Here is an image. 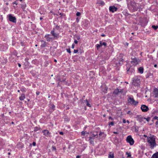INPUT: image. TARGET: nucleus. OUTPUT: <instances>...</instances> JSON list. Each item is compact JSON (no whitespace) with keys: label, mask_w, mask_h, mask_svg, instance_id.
<instances>
[{"label":"nucleus","mask_w":158,"mask_h":158,"mask_svg":"<svg viewBox=\"0 0 158 158\" xmlns=\"http://www.w3.org/2000/svg\"><path fill=\"white\" fill-rule=\"evenodd\" d=\"M128 8L132 11H137L139 8V5L138 4L136 3L133 0H128Z\"/></svg>","instance_id":"nucleus-1"},{"label":"nucleus","mask_w":158,"mask_h":158,"mask_svg":"<svg viewBox=\"0 0 158 158\" xmlns=\"http://www.w3.org/2000/svg\"><path fill=\"white\" fill-rule=\"evenodd\" d=\"M147 141L149 144L150 148L151 149H153L156 147V142L155 136L154 135H151L148 137L147 139Z\"/></svg>","instance_id":"nucleus-2"},{"label":"nucleus","mask_w":158,"mask_h":158,"mask_svg":"<svg viewBox=\"0 0 158 158\" xmlns=\"http://www.w3.org/2000/svg\"><path fill=\"white\" fill-rule=\"evenodd\" d=\"M127 102L128 103L132 105L136 106L138 103V102L135 101L134 100L132 96L129 97L127 99Z\"/></svg>","instance_id":"nucleus-3"},{"label":"nucleus","mask_w":158,"mask_h":158,"mask_svg":"<svg viewBox=\"0 0 158 158\" xmlns=\"http://www.w3.org/2000/svg\"><path fill=\"white\" fill-rule=\"evenodd\" d=\"M140 62V60L135 57L132 58L131 63L133 65L136 66Z\"/></svg>","instance_id":"nucleus-4"},{"label":"nucleus","mask_w":158,"mask_h":158,"mask_svg":"<svg viewBox=\"0 0 158 158\" xmlns=\"http://www.w3.org/2000/svg\"><path fill=\"white\" fill-rule=\"evenodd\" d=\"M126 141L127 143L131 145H133L134 143V140L131 135H129L127 137Z\"/></svg>","instance_id":"nucleus-5"},{"label":"nucleus","mask_w":158,"mask_h":158,"mask_svg":"<svg viewBox=\"0 0 158 158\" xmlns=\"http://www.w3.org/2000/svg\"><path fill=\"white\" fill-rule=\"evenodd\" d=\"M140 82V79L138 78V77H134L133 80V85L135 86H137Z\"/></svg>","instance_id":"nucleus-6"},{"label":"nucleus","mask_w":158,"mask_h":158,"mask_svg":"<svg viewBox=\"0 0 158 158\" xmlns=\"http://www.w3.org/2000/svg\"><path fill=\"white\" fill-rule=\"evenodd\" d=\"M55 29L53 28L52 30L51 31V34L54 37V38L57 39L59 37V34L55 32Z\"/></svg>","instance_id":"nucleus-7"},{"label":"nucleus","mask_w":158,"mask_h":158,"mask_svg":"<svg viewBox=\"0 0 158 158\" xmlns=\"http://www.w3.org/2000/svg\"><path fill=\"white\" fill-rule=\"evenodd\" d=\"M44 135L47 137H51V133L47 130H44L42 131Z\"/></svg>","instance_id":"nucleus-8"},{"label":"nucleus","mask_w":158,"mask_h":158,"mask_svg":"<svg viewBox=\"0 0 158 158\" xmlns=\"http://www.w3.org/2000/svg\"><path fill=\"white\" fill-rule=\"evenodd\" d=\"M9 20L13 23H15L16 22V18L15 17L13 16L11 14L9 15L8 16Z\"/></svg>","instance_id":"nucleus-9"},{"label":"nucleus","mask_w":158,"mask_h":158,"mask_svg":"<svg viewBox=\"0 0 158 158\" xmlns=\"http://www.w3.org/2000/svg\"><path fill=\"white\" fill-rule=\"evenodd\" d=\"M137 120L139 121L140 122H142L144 121V120L146 118L143 117L141 115H138L136 117Z\"/></svg>","instance_id":"nucleus-10"},{"label":"nucleus","mask_w":158,"mask_h":158,"mask_svg":"<svg viewBox=\"0 0 158 158\" xmlns=\"http://www.w3.org/2000/svg\"><path fill=\"white\" fill-rule=\"evenodd\" d=\"M141 109L143 112H147L149 110L148 107L145 105H141Z\"/></svg>","instance_id":"nucleus-11"},{"label":"nucleus","mask_w":158,"mask_h":158,"mask_svg":"<svg viewBox=\"0 0 158 158\" xmlns=\"http://www.w3.org/2000/svg\"><path fill=\"white\" fill-rule=\"evenodd\" d=\"M109 10L110 12L114 13L117 10V8L114 6H110L109 7Z\"/></svg>","instance_id":"nucleus-12"},{"label":"nucleus","mask_w":158,"mask_h":158,"mask_svg":"<svg viewBox=\"0 0 158 158\" xmlns=\"http://www.w3.org/2000/svg\"><path fill=\"white\" fill-rule=\"evenodd\" d=\"M153 92L155 97H158V89L156 88H155Z\"/></svg>","instance_id":"nucleus-13"},{"label":"nucleus","mask_w":158,"mask_h":158,"mask_svg":"<svg viewBox=\"0 0 158 158\" xmlns=\"http://www.w3.org/2000/svg\"><path fill=\"white\" fill-rule=\"evenodd\" d=\"M50 35L49 34H46L45 36V38H46L47 41H50L51 40L52 38V37H50Z\"/></svg>","instance_id":"nucleus-14"},{"label":"nucleus","mask_w":158,"mask_h":158,"mask_svg":"<svg viewBox=\"0 0 158 158\" xmlns=\"http://www.w3.org/2000/svg\"><path fill=\"white\" fill-rule=\"evenodd\" d=\"M92 136H91L92 138H97L98 137V134L97 132H95L94 133H92Z\"/></svg>","instance_id":"nucleus-15"},{"label":"nucleus","mask_w":158,"mask_h":158,"mask_svg":"<svg viewBox=\"0 0 158 158\" xmlns=\"http://www.w3.org/2000/svg\"><path fill=\"white\" fill-rule=\"evenodd\" d=\"M121 92V90L118 89H115L113 92V94H117L118 93Z\"/></svg>","instance_id":"nucleus-16"},{"label":"nucleus","mask_w":158,"mask_h":158,"mask_svg":"<svg viewBox=\"0 0 158 158\" xmlns=\"http://www.w3.org/2000/svg\"><path fill=\"white\" fill-rule=\"evenodd\" d=\"M143 68L142 67H140L138 69L139 72L141 74L143 73Z\"/></svg>","instance_id":"nucleus-17"},{"label":"nucleus","mask_w":158,"mask_h":158,"mask_svg":"<svg viewBox=\"0 0 158 158\" xmlns=\"http://www.w3.org/2000/svg\"><path fill=\"white\" fill-rule=\"evenodd\" d=\"M49 107L52 111H53L55 110V106L53 104H50Z\"/></svg>","instance_id":"nucleus-18"},{"label":"nucleus","mask_w":158,"mask_h":158,"mask_svg":"<svg viewBox=\"0 0 158 158\" xmlns=\"http://www.w3.org/2000/svg\"><path fill=\"white\" fill-rule=\"evenodd\" d=\"M109 158H114V154L112 152H110L108 155Z\"/></svg>","instance_id":"nucleus-19"},{"label":"nucleus","mask_w":158,"mask_h":158,"mask_svg":"<svg viewBox=\"0 0 158 158\" xmlns=\"http://www.w3.org/2000/svg\"><path fill=\"white\" fill-rule=\"evenodd\" d=\"M25 98V95L24 94L21 95V96L19 97V99L21 101H23Z\"/></svg>","instance_id":"nucleus-20"},{"label":"nucleus","mask_w":158,"mask_h":158,"mask_svg":"<svg viewBox=\"0 0 158 158\" xmlns=\"http://www.w3.org/2000/svg\"><path fill=\"white\" fill-rule=\"evenodd\" d=\"M151 158H158V152L153 154Z\"/></svg>","instance_id":"nucleus-21"},{"label":"nucleus","mask_w":158,"mask_h":158,"mask_svg":"<svg viewBox=\"0 0 158 158\" xmlns=\"http://www.w3.org/2000/svg\"><path fill=\"white\" fill-rule=\"evenodd\" d=\"M89 140L91 144H93L94 143V139L91 137H89Z\"/></svg>","instance_id":"nucleus-22"},{"label":"nucleus","mask_w":158,"mask_h":158,"mask_svg":"<svg viewBox=\"0 0 158 158\" xmlns=\"http://www.w3.org/2000/svg\"><path fill=\"white\" fill-rule=\"evenodd\" d=\"M127 72L128 73L129 72L130 73H132L134 72L135 70L134 69H133L132 68H130L127 70Z\"/></svg>","instance_id":"nucleus-23"},{"label":"nucleus","mask_w":158,"mask_h":158,"mask_svg":"<svg viewBox=\"0 0 158 158\" xmlns=\"http://www.w3.org/2000/svg\"><path fill=\"white\" fill-rule=\"evenodd\" d=\"M100 46H102V45H104V46H106V44L105 42H102V41H100Z\"/></svg>","instance_id":"nucleus-24"},{"label":"nucleus","mask_w":158,"mask_h":158,"mask_svg":"<svg viewBox=\"0 0 158 158\" xmlns=\"http://www.w3.org/2000/svg\"><path fill=\"white\" fill-rule=\"evenodd\" d=\"M84 102L86 104V105L88 106H89V107H91V106L89 103V102H88L87 100L86 99L85 101H84Z\"/></svg>","instance_id":"nucleus-25"},{"label":"nucleus","mask_w":158,"mask_h":158,"mask_svg":"<svg viewBox=\"0 0 158 158\" xmlns=\"http://www.w3.org/2000/svg\"><path fill=\"white\" fill-rule=\"evenodd\" d=\"M152 27L153 28L154 30H156L158 28V26L156 25H152Z\"/></svg>","instance_id":"nucleus-26"},{"label":"nucleus","mask_w":158,"mask_h":158,"mask_svg":"<svg viewBox=\"0 0 158 158\" xmlns=\"http://www.w3.org/2000/svg\"><path fill=\"white\" fill-rule=\"evenodd\" d=\"M98 3L100 4L101 6H103L105 4V3H104V2L102 1H100V2H98Z\"/></svg>","instance_id":"nucleus-27"},{"label":"nucleus","mask_w":158,"mask_h":158,"mask_svg":"<svg viewBox=\"0 0 158 158\" xmlns=\"http://www.w3.org/2000/svg\"><path fill=\"white\" fill-rule=\"evenodd\" d=\"M46 46V42H44L43 44H42L41 46L42 47H45Z\"/></svg>","instance_id":"nucleus-28"},{"label":"nucleus","mask_w":158,"mask_h":158,"mask_svg":"<svg viewBox=\"0 0 158 158\" xmlns=\"http://www.w3.org/2000/svg\"><path fill=\"white\" fill-rule=\"evenodd\" d=\"M96 46L97 49L98 50L100 48V47H101V46H100V44H97L96 45Z\"/></svg>","instance_id":"nucleus-29"},{"label":"nucleus","mask_w":158,"mask_h":158,"mask_svg":"<svg viewBox=\"0 0 158 158\" xmlns=\"http://www.w3.org/2000/svg\"><path fill=\"white\" fill-rule=\"evenodd\" d=\"M114 122H111L109 123V126L111 125L112 126H113L114 125Z\"/></svg>","instance_id":"nucleus-30"},{"label":"nucleus","mask_w":158,"mask_h":158,"mask_svg":"<svg viewBox=\"0 0 158 158\" xmlns=\"http://www.w3.org/2000/svg\"><path fill=\"white\" fill-rule=\"evenodd\" d=\"M81 14L80 12H77L76 14V15L77 16H79Z\"/></svg>","instance_id":"nucleus-31"},{"label":"nucleus","mask_w":158,"mask_h":158,"mask_svg":"<svg viewBox=\"0 0 158 158\" xmlns=\"http://www.w3.org/2000/svg\"><path fill=\"white\" fill-rule=\"evenodd\" d=\"M67 51L69 53H71L70 49V48L67 49H66Z\"/></svg>","instance_id":"nucleus-32"},{"label":"nucleus","mask_w":158,"mask_h":158,"mask_svg":"<svg viewBox=\"0 0 158 158\" xmlns=\"http://www.w3.org/2000/svg\"><path fill=\"white\" fill-rule=\"evenodd\" d=\"M123 59H121L120 62L119 63V64H122L123 63Z\"/></svg>","instance_id":"nucleus-33"},{"label":"nucleus","mask_w":158,"mask_h":158,"mask_svg":"<svg viewBox=\"0 0 158 158\" xmlns=\"http://www.w3.org/2000/svg\"><path fill=\"white\" fill-rule=\"evenodd\" d=\"M81 134L82 135H85V132L82 131L81 132Z\"/></svg>","instance_id":"nucleus-34"},{"label":"nucleus","mask_w":158,"mask_h":158,"mask_svg":"<svg viewBox=\"0 0 158 158\" xmlns=\"http://www.w3.org/2000/svg\"><path fill=\"white\" fill-rule=\"evenodd\" d=\"M75 44H73L72 45V48L73 49L74 48Z\"/></svg>","instance_id":"nucleus-35"},{"label":"nucleus","mask_w":158,"mask_h":158,"mask_svg":"<svg viewBox=\"0 0 158 158\" xmlns=\"http://www.w3.org/2000/svg\"><path fill=\"white\" fill-rule=\"evenodd\" d=\"M78 50H74V53H77L78 52Z\"/></svg>","instance_id":"nucleus-36"},{"label":"nucleus","mask_w":158,"mask_h":158,"mask_svg":"<svg viewBox=\"0 0 158 158\" xmlns=\"http://www.w3.org/2000/svg\"><path fill=\"white\" fill-rule=\"evenodd\" d=\"M123 123H126V122L125 119L124 118L123 119Z\"/></svg>","instance_id":"nucleus-37"},{"label":"nucleus","mask_w":158,"mask_h":158,"mask_svg":"<svg viewBox=\"0 0 158 158\" xmlns=\"http://www.w3.org/2000/svg\"><path fill=\"white\" fill-rule=\"evenodd\" d=\"M79 21V19L78 18H76V21L77 23Z\"/></svg>","instance_id":"nucleus-38"},{"label":"nucleus","mask_w":158,"mask_h":158,"mask_svg":"<svg viewBox=\"0 0 158 158\" xmlns=\"http://www.w3.org/2000/svg\"><path fill=\"white\" fill-rule=\"evenodd\" d=\"M32 145L34 146H35V145H36V143L35 142H33V143H32Z\"/></svg>","instance_id":"nucleus-39"},{"label":"nucleus","mask_w":158,"mask_h":158,"mask_svg":"<svg viewBox=\"0 0 158 158\" xmlns=\"http://www.w3.org/2000/svg\"><path fill=\"white\" fill-rule=\"evenodd\" d=\"M145 119H146L148 122L149 121V120L150 118H146Z\"/></svg>","instance_id":"nucleus-40"},{"label":"nucleus","mask_w":158,"mask_h":158,"mask_svg":"<svg viewBox=\"0 0 158 158\" xmlns=\"http://www.w3.org/2000/svg\"><path fill=\"white\" fill-rule=\"evenodd\" d=\"M74 42L75 44H77L78 43V41L77 40H74Z\"/></svg>","instance_id":"nucleus-41"},{"label":"nucleus","mask_w":158,"mask_h":158,"mask_svg":"<svg viewBox=\"0 0 158 158\" xmlns=\"http://www.w3.org/2000/svg\"><path fill=\"white\" fill-rule=\"evenodd\" d=\"M59 133H60V135H63L64 134L63 132L62 131L60 132Z\"/></svg>","instance_id":"nucleus-42"},{"label":"nucleus","mask_w":158,"mask_h":158,"mask_svg":"<svg viewBox=\"0 0 158 158\" xmlns=\"http://www.w3.org/2000/svg\"><path fill=\"white\" fill-rule=\"evenodd\" d=\"M21 91L22 92H24V91H25L24 90V89L23 88V89H21Z\"/></svg>","instance_id":"nucleus-43"},{"label":"nucleus","mask_w":158,"mask_h":158,"mask_svg":"<svg viewBox=\"0 0 158 158\" xmlns=\"http://www.w3.org/2000/svg\"><path fill=\"white\" fill-rule=\"evenodd\" d=\"M36 94L37 95H38L40 94V92L38 91L36 92Z\"/></svg>","instance_id":"nucleus-44"},{"label":"nucleus","mask_w":158,"mask_h":158,"mask_svg":"<svg viewBox=\"0 0 158 158\" xmlns=\"http://www.w3.org/2000/svg\"><path fill=\"white\" fill-rule=\"evenodd\" d=\"M13 4H15L16 5H17L18 3L16 2H15L13 3Z\"/></svg>","instance_id":"nucleus-45"},{"label":"nucleus","mask_w":158,"mask_h":158,"mask_svg":"<svg viewBox=\"0 0 158 158\" xmlns=\"http://www.w3.org/2000/svg\"><path fill=\"white\" fill-rule=\"evenodd\" d=\"M131 156V155L130 153H129L127 154V156L128 157H130Z\"/></svg>","instance_id":"nucleus-46"},{"label":"nucleus","mask_w":158,"mask_h":158,"mask_svg":"<svg viewBox=\"0 0 158 158\" xmlns=\"http://www.w3.org/2000/svg\"><path fill=\"white\" fill-rule=\"evenodd\" d=\"M103 133L102 132H100V133L99 134V135L100 136H101L102 134H103Z\"/></svg>","instance_id":"nucleus-47"},{"label":"nucleus","mask_w":158,"mask_h":158,"mask_svg":"<svg viewBox=\"0 0 158 158\" xmlns=\"http://www.w3.org/2000/svg\"><path fill=\"white\" fill-rule=\"evenodd\" d=\"M154 118L156 119H158V117H157V116H155V117H154Z\"/></svg>","instance_id":"nucleus-48"},{"label":"nucleus","mask_w":158,"mask_h":158,"mask_svg":"<svg viewBox=\"0 0 158 158\" xmlns=\"http://www.w3.org/2000/svg\"><path fill=\"white\" fill-rule=\"evenodd\" d=\"M131 112V111H130V110H129L127 112V114H129Z\"/></svg>","instance_id":"nucleus-49"},{"label":"nucleus","mask_w":158,"mask_h":158,"mask_svg":"<svg viewBox=\"0 0 158 158\" xmlns=\"http://www.w3.org/2000/svg\"><path fill=\"white\" fill-rule=\"evenodd\" d=\"M52 148L53 149H54V150H56V148L55 147H52Z\"/></svg>","instance_id":"nucleus-50"},{"label":"nucleus","mask_w":158,"mask_h":158,"mask_svg":"<svg viewBox=\"0 0 158 158\" xmlns=\"http://www.w3.org/2000/svg\"><path fill=\"white\" fill-rule=\"evenodd\" d=\"M156 123V125H158V121H156V123Z\"/></svg>","instance_id":"nucleus-51"},{"label":"nucleus","mask_w":158,"mask_h":158,"mask_svg":"<svg viewBox=\"0 0 158 158\" xmlns=\"http://www.w3.org/2000/svg\"><path fill=\"white\" fill-rule=\"evenodd\" d=\"M113 133L114 134H118V133L117 132H115V131L113 132Z\"/></svg>","instance_id":"nucleus-52"},{"label":"nucleus","mask_w":158,"mask_h":158,"mask_svg":"<svg viewBox=\"0 0 158 158\" xmlns=\"http://www.w3.org/2000/svg\"><path fill=\"white\" fill-rule=\"evenodd\" d=\"M109 119H111L112 120H113V118H112L111 117H109Z\"/></svg>","instance_id":"nucleus-53"},{"label":"nucleus","mask_w":158,"mask_h":158,"mask_svg":"<svg viewBox=\"0 0 158 158\" xmlns=\"http://www.w3.org/2000/svg\"><path fill=\"white\" fill-rule=\"evenodd\" d=\"M127 122L128 123V124H129L130 123V122L128 120H127Z\"/></svg>","instance_id":"nucleus-54"},{"label":"nucleus","mask_w":158,"mask_h":158,"mask_svg":"<svg viewBox=\"0 0 158 158\" xmlns=\"http://www.w3.org/2000/svg\"><path fill=\"white\" fill-rule=\"evenodd\" d=\"M77 40H78L80 39V37L79 36H78L77 37Z\"/></svg>","instance_id":"nucleus-55"},{"label":"nucleus","mask_w":158,"mask_h":158,"mask_svg":"<svg viewBox=\"0 0 158 158\" xmlns=\"http://www.w3.org/2000/svg\"><path fill=\"white\" fill-rule=\"evenodd\" d=\"M18 66L19 67H20L21 66V64H20L19 63L18 64Z\"/></svg>","instance_id":"nucleus-56"},{"label":"nucleus","mask_w":158,"mask_h":158,"mask_svg":"<svg viewBox=\"0 0 158 158\" xmlns=\"http://www.w3.org/2000/svg\"><path fill=\"white\" fill-rule=\"evenodd\" d=\"M102 36V37H104V36H105V35L104 34H102L101 35Z\"/></svg>","instance_id":"nucleus-57"},{"label":"nucleus","mask_w":158,"mask_h":158,"mask_svg":"<svg viewBox=\"0 0 158 158\" xmlns=\"http://www.w3.org/2000/svg\"><path fill=\"white\" fill-rule=\"evenodd\" d=\"M156 66H157V65H156V64H155V65H154V67H156Z\"/></svg>","instance_id":"nucleus-58"},{"label":"nucleus","mask_w":158,"mask_h":158,"mask_svg":"<svg viewBox=\"0 0 158 158\" xmlns=\"http://www.w3.org/2000/svg\"><path fill=\"white\" fill-rule=\"evenodd\" d=\"M54 61H55V62H57V60H56V59L54 60Z\"/></svg>","instance_id":"nucleus-59"},{"label":"nucleus","mask_w":158,"mask_h":158,"mask_svg":"<svg viewBox=\"0 0 158 158\" xmlns=\"http://www.w3.org/2000/svg\"><path fill=\"white\" fill-rule=\"evenodd\" d=\"M79 156H77V157H76V158H79Z\"/></svg>","instance_id":"nucleus-60"},{"label":"nucleus","mask_w":158,"mask_h":158,"mask_svg":"<svg viewBox=\"0 0 158 158\" xmlns=\"http://www.w3.org/2000/svg\"><path fill=\"white\" fill-rule=\"evenodd\" d=\"M8 154L9 155H10V152H9L8 153Z\"/></svg>","instance_id":"nucleus-61"},{"label":"nucleus","mask_w":158,"mask_h":158,"mask_svg":"<svg viewBox=\"0 0 158 158\" xmlns=\"http://www.w3.org/2000/svg\"><path fill=\"white\" fill-rule=\"evenodd\" d=\"M40 20H42L43 19V18L42 17H40Z\"/></svg>","instance_id":"nucleus-62"},{"label":"nucleus","mask_w":158,"mask_h":158,"mask_svg":"<svg viewBox=\"0 0 158 158\" xmlns=\"http://www.w3.org/2000/svg\"><path fill=\"white\" fill-rule=\"evenodd\" d=\"M143 136L145 137H147V136L145 135H144Z\"/></svg>","instance_id":"nucleus-63"},{"label":"nucleus","mask_w":158,"mask_h":158,"mask_svg":"<svg viewBox=\"0 0 158 158\" xmlns=\"http://www.w3.org/2000/svg\"><path fill=\"white\" fill-rule=\"evenodd\" d=\"M60 15H63V14H62V13H60Z\"/></svg>","instance_id":"nucleus-64"}]
</instances>
